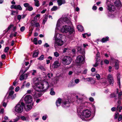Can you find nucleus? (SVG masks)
Segmentation results:
<instances>
[{
    "label": "nucleus",
    "instance_id": "f257e3e1",
    "mask_svg": "<svg viewBox=\"0 0 122 122\" xmlns=\"http://www.w3.org/2000/svg\"><path fill=\"white\" fill-rule=\"evenodd\" d=\"M84 107H77V111L78 116L82 119L85 121L89 120V119L91 117V112L88 109L82 110Z\"/></svg>",
    "mask_w": 122,
    "mask_h": 122
},
{
    "label": "nucleus",
    "instance_id": "f03ea898",
    "mask_svg": "<svg viewBox=\"0 0 122 122\" xmlns=\"http://www.w3.org/2000/svg\"><path fill=\"white\" fill-rule=\"evenodd\" d=\"M35 83L34 88L35 90L39 92H45L49 87L48 82L44 80L41 83L37 82Z\"/></svg>",
    "mask_w": 122,
    "mask_h": 122
},
{
    "label": "nucleus",
    "instance_id": "7ed1b4c3",
    "mask_svg": "<svg viewBox=\"0 0 122 122\" xmlns=\"http://www.w3.org/2000/svg\"><path fill=\"white\" fill-rule=\"evenodd\" d=\"M106 3L107 6V8L109 11L107 14V15L110 17L113 18L114 17V15L111 14V13L115 10V7L113 5L111 0H107Z\"/></svg>",
    "mask_w": 122,
    "mask_h": 122
},
{
    "label": "nucleus",
    "instance_id": "20e7f679",
    "mask_svg": "<svg viewBox=\"0 0 122 122\" xmlns=\"http://www.w3.org/2000/svg\"><path fill=\"white\" fill-rule=\"evenodd\" d=\"M67 24L68 25H71L72 23L70 18H68L66 17H62L59 20L56 24V29H58V27L61 26L63 24Z\"/></svg>",
    "mask_w": 122,
    "mask_h": 122
},
{
    "label": "nucleus",
    "instance_id": "39448f33",
    "mask_svg": "<svg viewBox=\"0 0 122 122\" xmlns=\"http://www.w3.org/2000/svg\"><path fill=\"white\" fill-rule=\"evenodd\" d=\"M82 96L81 95L79 96H76V102L77 104H79L78 106H77V107H78L80 106L81 107H85L86 106L87 104V103L86 102H84L83 100L84 98V97H82Z\"/></svg>",
    "mask_w": 122,
    "mask_h": 122
},
{
    "label": "nucleus",
    "instance_id": "423d86ee",
    "mask_svg": "<svg viewBox=\"0 0 122 122\" xmlns=\"http://www.w3.org/2000/svg\"><path fill=\"white\" fill-rule=\"evenodd\" d=\"M60 31L63 33H66L69 32L71 34L73 32L74 30L72 27L66 25H65L62 26L61 28Z\"/></svg>",
    "mask_w": 122,
    "mask_h": 122
},
{
    "label": "nucleus",
    "instance_id": "0eeeda50",
    "mask_svg": "<svg viewBox=\"0 0 122 122\" xmlns=\"http://www.w3.org/2000/svg\"><path fill=\"white\" fill-rule=\"evenodd\" d=\"M25 106V104L21 101L15 107V111L17 112L21 113L23 111V107Z\"/></svg>",
    "mask_w": 122,
    "mask_h": 122
},
{
    "label": "nucleus",
    "instance_id": "6e6552de",
    "mask_svg": "<svg viewBox=\"0 0 122 122\" xmlns=\"http://www.w3.org/2000/svg\"><path fill=\"white\" fill-rule=\"evenodd\" d=\"M62 62L64 65H69L72 61L71 58L69 56H65L62 59Z\"/></svg>",
    "mask_w": 122,
    "mask_h": 122
},
{
    "label": "nucleus",
    "instance_id": "1a4fd4ad",
    "mask_svg": "<svg viewBox=\"0 0 122 122\" xmlns=\"http://www.w3.org/2000/svg\"><path fill=\"white\" fill-rule=\"evenodd\" d=\"M117 93L118 94L117 103L118 105L117 107V109L118 110H119V112H121V110H122V107L120 106L121 100L122 99V92H120L118 93V91H117Z\"/></svg>",
    "mask_w": 122,
    "mask_h": 122
},
{
    "label": "nucleus",
    "instance_id": "9d476101",
    "mask_svg": "<svg viewBox=\"0 0 122 122\" xmlns=\"http://www.w3.org/2000/svg\"><path fill=\"white\" fill-rule=\"evenodd\" d=\"M76 61L77 63V66H79V67L80 66L81 67L82 65L84 62V57L81 56H78L77 57Z\"/></svg>",
    "mask_w": 122,
    "mask_h": 122
},
{
    "label": "nucleus",
    "instance_id": "9b49d317",
    "mask_svg": "<svg viewBox=\"0 0 122 122\" xmlns=\"http://www.w3.org/2000/svg\"><path fill=\"white\" fill-rule=\"evenodd\" d=\"M54 46L55 48L56 47L60 46L62 45L63 44V41L62 40V39L56 40L54 41Z\"/></svg>",
    "mask_w": 122,
    "mask_h": 122
},
{
    "label": "nucleus",
    "instance_id": "f8f14e48",
    "mask_svg": "<svg viewBox=\"0 0 122 122\" xmlns=\"http://www.w3.org/2000/svg\"><path fill=\"white\" fill-rule=\"evenodd\" d=\"M71 100H66L65 99L63 100L62 103V106L64 108H66L70 106Z\"/></svg>",
    "mask_w": 122,
    "mask_h": 122
},
{
    "label": "nucleus",
    "instance_id": "ddd939ff",
    "mask_svg": "<svg viewBox=\"0 0 122 122\" xmlns=\"http://www.w3.org/2000/svg\"><path fill=\"white\" fill-rule=\"evenodd\" d=\"M32 97L30 95H28L25 96L24 98V100L26 103L30 104L32 103Z\"/></svg>",
    "mask_w": 122,
    "mask_h": 122
},
{
    "label": "nucleus",
    "instance_id": "4468645a",
    "mask_svg": "<svg viewBox=\"0 0 122 122\" xmlns=\"http://www.w3.org/2000/svg\"><path fill=\"white\" fill-rule=\"evenodd\" d=\"M14 92L12 90H9L8 91L9 95L8 96L6 95L5 97H6V98H7L8 99L10 98H11L12 99L16 97V95L15 94H14Z\"/></svg>",
    "mask_w": 122,
    "mask_h": 122
},
{
    "label": "nucleus",
    "instance_id": "2eb2a0df",
    "mask_svg": "<svg viewBox=\"0 0 122 122\" xmlns=\"http://www.w3.org/2000/svg\"><path fill=\"white\" fill-rule=\"evenodd\" d=\"M110 62L112 63H115V69H118L119 68V63L118 61L116 60L112 57H110Z\"/></svg>",
    "mask_w": 122,
    "mask_h": 122
},
{
    "label": "nucleus",
    "instance_id": "dca6fc26",
    "mask_svg": "<svg viewBox=\"0 0 122 122\" xmlns=\"http://www.w3.org/2000/svg\"><path fill=\"white\" fill-rule=\"evenodd\" d=\"M107 79L110 84L111 85H113L114 82L113 76L111 74H108L107 76Z\"/></svg>",
    "mask_w": 122,
    "mask_h": 122
},
{
    "label": "nucleus",
    "instance_id": "f3484780",
    "mask_svg": "<svg viewBox=\"0 0 122 122\" xmlns=\"http://www.w3.org/2000/svg\"><path fill=\"white\" fill-rule=\"evenodd\" d=\"M12 27H13L12 30L13 31H15L16 30L17 28L16 26H14L13 24H11L8 26L7 29L5 30V32L7 33L8 31L10 30V29Z\"/></svg>",
    "mask_w": 122,
    "mask_h": 122
},
{
    "label": "nucleus",
    "instance_id": "a211bd4d",
    "mask_svg": "<svg viewBox=\"0 0 122 122\" xmlns=\"http://www.w3.org/2000/svg\"><path fill=\"white\" fill-rule=\"evenodd\" d=\"M33 103L26 104V106H25V111H27L30 110L32 108V106L33 105Z\"/></svg>",
    "mask_w": 122,
    "mask_h": 122
},
{
    "label": "nucleus",
    "instance_id": "6ab92c4d",
    "mask_svg": "<svg viewBox=\"0 0 122 122\" xmlns=\"http://www.w3.org/2000/svg\"><path fill=\"white\" fill-rule=\"evenodd\" d=\"M62 36L64 37L65 36H63L62 35L56 32L54 37V41L56 40L62 39Z\"/></svg>",
    "mask_w": 122,
    "mask_h": 122
},
{
    "label": "nucleus",
    "instance_id": "aec40b11",
    "mask_svg": "<svg viewBox=\"0 0 122 122\" xmlns=\"http://www.w3.org/2000/svg\"><path fill=\"white\" fill-rule=\"evenodd\" d=\"M60 65V63L59 61H55L52 65V67L54 68H58Z\"/></svg>",
    "mask_w": 122,
    "mask_h": 122
},
{
    "label": "nucleus",
    "instance_id": "412c9836",
    "mask_svg": "<svg viewBox=\"0 0 122 122\" xmlns=\"http://www.w3.org/2000/svg\"><path fill=\"white\" fill-rule=\"evenodd\" d=\"M9 100L6 97H5L4 99L2 102V105L4 107H5L6 106V103L8 102Z\"/></svg>",
    "mask_w": 122,
    "mask_h": 122
},
{
    "label": "nucleus",
    "instance_id": "4be33fe9",
    "mask_svg": "<svg viewBox=\"0 0 122 122\" xmlns=\"http://www.w3.org/2000/svg\"><path fill=\"white\" fill-rule=\"evenodd\" d=\"M114 4L115 6L117 7H120L121 5L120 0H116V1L114 2Z\"/></svg>",
    "mask_w": 122,
    "mask_h": 122
},
{
    "label": "nucleus",
    "instance_id": "5701e85b",
    "mask_svg": "<svg viewBox=\"0 0 122 122\" xmlns=\"http://www.w3.org/2000/svg\"><path fill=\"white\" fill-rule=\"evenodd\" d=\"M117 80L118 81V84L119 85V87H120V74L119 73H118L117 74Z\"/></svg>",
    "mask_w": 122,
    "mask_h": 122
},
{
    "label": "nucleus",
    "instance_id": "b1692460",
    "mask_svg": "<svg viewBox=\"0 0 122 122\" xmlns=\"http://www.w3.org/2000/svg\"><path fill=\"white\" fill-rule=\"evenodd\" d=\"M57 2L58 5H61L62 4L65 3V0H57Z\"/></svg>",
    "mask_w": 122,
    "mask_h": 122
},
{
    "label": "nucleus",
    "instance_id": "393cba45",
    "mask_svg": "<svg viewBox=\"0 0 122 122\" xmlns=\"http://www.w3.org/2000/svg\"><path fill=\"white\" fill-rule=\"evenodd\" d=\"M61 99L60 98H58L56 100V104L57 107L59 106L61 104Z\"/></svg>",
    "mask_w": 122,
    "mask_h": 122
},
{
    "label": "nucleus",
    "instance_id": "a878e982",
    "mask_svg": "<svg viewBox=\"0 0 122 122\" xmlns=\"http://www.w3.org/2000/svg\"><path fill=\"white\" fill-rule=\"evenodd\" d=\"M109 37L108 36H107L106 37L103 38L101 40V41L103 43H104L107 41L109 40Z\"/></svg>",
    "mask_w": 122,
    "mask_h": 122
},
{
    "label": "nucleus",
    "instance_id": "bb28decb",
    "mask_svg": "<svg viewBox=\"0 0 122 122\" xmlns=\"http://www.w3.org/2000/svg\"><path fill=\"white\" fill-rule=\"evenodd\" d=\"M77 28L78 30L80 32L84 30L83 27L80 25H78L77 26Z\"/></svg>",
    "mask_w": 122,
    "mask_h": 122
},
{
    "label": "nucleus",
    "instance_id": "cd10ccee",
    "mask_svg": "<svg viewBox=\"0 0 122 122\" xmlns=\"http://www.w3.org/2000/svg\"><path fill=\"white\" fill-rule=\"evenodd\" d=\"M39 53V52L37 51H36L33 52V56L34 57H36L38 56Z\"/></svg>",
    "mask_w": 122,
    "mask_h": 122
},
{
    "label": "nucleus",
    "instance_id": "c85d7f7f",
    "mask_svg": "<svg viewBox=\"0 0 122 122\" xmlns=\"http://www.w3.org/2000/svg\"><path fill=\"white\" fill-rule=\"evenodd\" d=\"M18 13V11L17 10H11V15H17Z\"/></svg>",
    "mask_w": 122,
    "mask_h": 122
},
{
    "label": "nucleus",
    "instance_id": "c756f323",
    "mask_svg": "<svg viewBox=\"0 0 122 122\" xmlns=\"http://www.w3.org/2000/svg\"><path fill=\"white\" fill-rule=\"evenodd\" d=\"M47 19V16H45L44 17V18L43 19L42 24L44 25L45 22H46Z\"/></svg>",
    "mask_w": 122,
    "mask_h": 122
},
{
    "label": "nucleus",
    "instance_id": "7c9ffc66",
    "mask_svg": "<svg viewBox=\"0 0 122 122\" xmlns=\"http://www.w3.org/2000/svg\"><path fill=\"white\" fill-rule=\"evenodd\" d=\"M38 68L41 70L42 71H45L46 70V69L43 66H39Z\"/></svg>",
    "mask_w": 122,
    "mask_h": 122
},
{
    "label": "nucleus",
    "instance_id": "2f4dec72",
    "mask_svg": "<svg viewBox=\"0 0 122 122\" xmlns=\"http://www.w3.org/2000/svg\"><path fill=\"white\" fill-rule=\"evenodd\" d=\"M15 9H18L20 10H22V8L20 5H16Z\"/></svg>",
    "mask_w": 122,
    "mask_h": 122
},
{
    "label": "nucleus",
    "instance_id": "473e14b6",
    "mask_svg": "<svg viewBox=\"0 0 122 122\" xmlns=\"http://www.w3.org/2000/svg\"><path fill=\"white\" fill-rule=\"evenodd\" d=\"M100 53L99 52H97L96 54V60H99L100 59Z\"/></svg>",
    "mask_w": 122,
    "mask_h": 122
},
{
    "label": "nucleus",
    "instance_id": "72a5a7b5",
    "mask_svg": "<svg viewBox=\"0 0 122 122\" xmlns=\"http://www.w3.org/2000/svg\"><path fill=\"white\" fill-rule=\"evenodd\" d=\"M99 60H96L95 64L93 65V66L95 67H96L98 66L99 64L98 61H99Z\"/></svg>",
    "mask_w": 122,
    "mask_h": 122
},
{
    "label": "nucleus",
    "instance_id": "f704fd0d",
    "mask_svg": "<svg viewBox=\"0 0 122 122\" xmlns=\"http://www.w3.org/2000/svg\"><path fill=\"white\" fill-rule=\"evenodd\" d=\"M36 22V21L33 20H32L30 22L31 25L32 26L35 25Z\"/></svg>",
    "mask_w": 122,
    "mask_h": 122
},
{
    "label": "nucleus",
    "instance_id": "c9c22d12",
    "mask_svg": "<svg viewBox=\"0 0 122 122\" xmlns=\"http://www.w3.org/2000/svg\"><path fill=\"white\" fill-rule=\"evenodd\" d=\"M50 94L51 95H54L55 94V92L53 91V88L51 89Z\"/></svg>",
    "mask_w": 122,
    "mask_h": 122
},
{
    "label": "nucleus",
    "instance_id": "e433bc0d",
    "mask_svg": "<svg viewBox=\"0 0 122 122\" xmlns=\"http://www.w3.org/2000/svg\"><path fill=\"white\" fill-rule=\"evenodd\" d=\"M35 5L37 7L39 6L40 5L39 1L35 2Z\"/></svg>",
    "mask_w": 122,
    "mask_h": 122
},
{
    "label": "nucleus",
    "instance_id": "4c0bfd02",
    "mask_svg": "<svg viewBox=\"0 0 122 122\" xmlns=\"http://www.w3.org/2000/svg\"><path fill=\"white\" fill-rule=\"evenodd\" d=\"M54 56L56 57H58L60 55L59 53L56 51L54 52Z\"/></svg>",
    "mask_w": 122,
    "mask_h": 122
},
{
    "label": "nucleus",
    "instance_id": "58836bf2",
    "mask_svg": "<svg viewBox=\"0 0 122 122\" xmlns=\"http://www.w3.org/2000/svg\"><path fill=\"white\" fill-rule=\"evenodd\" d=\"M33 10V8L31 6H29L27 8V10L29 11H31Z\"/></svg>",
    "mask_w": 122,
    "mask_h": 122
},
{
    "label": "nucleus",
    "instance_id": "ea45409f",
    "mask_svg": "<svg viewBox=\"0 0 122 122\" xmlns=\"http://www.w3.org/2000/svg\"><path fill=\"white\" fill-rule=\"evenodd\" d=\"M44 56L43 55H42L38 58V59L40 60H43L44 59Z\"/></svg>",
    "mask_w": 122,
    "mask_h": 122
},
{
    "label": "nucleus",
    "instance_id": "a19ab883",
    "mask_svg": "<svg viewBox=\"0 0 122 122\" xmlns=\"http://www.w3.org/2000/svg\"><path fill=\"white\" fill-rule=\"evenodd\" d=\"M119 116V113L117 112L116 113L114 116V118L115 119H117Z\"/></svg>",
    "mask_w": 122,
    "mask_h": 122
},
{
    "label": "nucleus",
    "instance_id": "79ce46f5",
    "mask_svg": "<svg viewBox=\"0 0 122 122\" xmlns=\"http://www.w3.org/2000/svg\"><path fill=\"white\" fill-rule=\"evenodd\" d=\"M96 77L98 80H99L100 79V75L98 74H96Z\"/></svg>",
    "mask_w": 122,
    "mask_h": 122
},
{
    "label": "nucleus",
    "instance_id": "37998d69",
    "mask_svg": "<svg viewBox=\"0 0 122 122\" xmlns=\"http://www.w3.org/2000/svg\"><path fill=\"white\" fill-rule=\"evenodd\" d=\"M37 39L36 38H35L33 40V42L34 43L35 45H37Z\"/></svg>",
    "mask_w": 122,
    "mask_h": 122
},
{
    "label": "nucleus",
    "instance_id": "c03bdc74",
    "mask_svg": "<svg viewBox=\"0 0 122 122\" xmlns=\"http://www.w3.org/2000/svg\"><path fill=\"white\" fill-rule=\"evenodd\" d=\"M57 7L56 6H54L51 9V10L52 11H54L57 10Z\"/></svg>",
    "mask_w": 122,
    "mask_h": 122
},
{
    "label": "nucleus",
    "instance_id": "a18cd8bd",
    "mask_svg": "<svg viewBox=\"0 0 122 122\" xmlns=\"http://www.w3.org/2000/svg\"><path fill=\"white\" fill-rule=\"evenodd\" d=\"M9 47L8 46L5 47L4 49V51L5 52H7L9 50Z\"/></svg>",
    "mask_w": 122,
    "mask_h": 122
},
{
    "label": "nucleus",
    "instance_id": "49530a36",
    "mask_svg": "<svg viewBox=\"0 0 122 122\" xmlns=\"http://www.w3.org/2000/svg\"><path fill=\"white\" fill-rule=\"evenodd\" d=\"M75 82L76 84L78 83L80 81V80L79 79H76L75 80Z\"/></svg>",
    "mask_w": 122,
    "mask_h": 122
},
{
    "label": "nucleus",
    "instance_id": "de8ad7c7",
    "mask_svg": "<svg viewBox=\"0 0 122 122\" xmlns=\"http://www.w3.org/2000/svg\"><path fill=\"white\" fill-rule=\"evenodd\" d=\"M122 115L121 114H120L119 115V117L118 119V120L119 121H120L122 119Z\"/></svg>",
    "mask_w": 122,
    "mask_h": 122
},
{
    "label": "nucleus",
    "instance_id": "09e8293b",
    "mask_svg": "<svg viewBox=\"0 0 122 122\" xmlns=\"http://www.w3.org/2000/svg\"><path fill=\"white\" fill-rule=\"evenodd\" d=\"M47 116L46 115L43 116L42 117V119L44 120H46Z\"/></svg>",
    "mask_w": 122,
    "mask_h": 122
},
{
    "label": "nucleus",
    "instance_id": "8fccbe9b",
    "mask_svg": "<svg viewBox=\"0 0 122 122\" xmlns=\"http://www.w3.org/2000/svg\"><path fill=\"white\" fill-rule=\"evenodd\" d=\"M39 116L38 114L37 113H35L33 115V117H38Z\"/></svg>",
    "mask_w": 122,
    "mask_h": 122
},
{
    "label": "nucleus",
    "instance_id": "3c124183",
    "mask_svg": "<svg viewBox=\"0 0 122 122\" xmlns=\"http://www.w3.org/2000/svg\"><path fill=\"white\" fill-rule=\"evenodd\" d=\"M86 81H90L93 80V79L92 78H86Z\"/></svg>",
    "mask_w": 122,
    "mask_h": 122
},
{
    "label": "nucleus",
    "instance_id": "603ef678",
    "mask_svg": "<svg viewBox=\"0 0 122 122\" xmlns=\"http://www.w3.org/2000/svg\"><path fill=\"white\" fill-rule=\"evenodd\" d=\"M53 75V74L52 73H49L47 74V76L48 77L50 78Z\"/></svg>",
    "mask_w": 122,
    "mask_h": 122
},
{
    "label": "nucleus",
    "instance_id": "864d4df0",
    "mask_svg": "<svg viewBox=\"0 0 122 122\" xmlns=\"http://www.w3.org/2000/svg\"><path fill=\"white\" fill-rule=\"evenodd\" d=\"M33 30V29H30V30L29 31V34L30 36L32 34Z\"/></svg>",
    "mask_w": 122,
    "mask_h": 122
},
{
    "label": "nucleus",
    "instance_id": "5fc2aeb1",
    "mask_svg": "<svg viewBox=\"0 0 122 122\" xmlns=\"http://www.w3.org/2000/svg\"><path fill=\"white\" fill-rule=\"evenodd\" d=\"M24 5L25 7H28L29 6V5L28 3H26L24 4Z\"/></svg>",
    "mask_w": 122,
    "mask_h": 122
},
{
    "label": "nucleus",
    "instance_id": "6e6d98bb",
    "mask_svg": "<svg viewBox=\"0 0 122 122\" xmlns=\"http://www.w3.org/2000/svg\"><path fill=\"white\" fill-rule=\"evenodd\" d=\"M21 119V120L23 121H25L26 120V118L24 116H21L20 117Z\"/></svg>",
    "mask_w": 122,
    "mask_h": 122
},
{
    "label": "nucleus",
    "instance_id": "4d7b16f0",
    "mask_svg": "<svg viewBox=\"0 0 122 122\" xmlns=\"http://www.w3.org/2000/svg\"><path fill=\"white\" fill-rule=\"evenodd\" d=\"M116 110L117 111H119V110H118L117 109V108H116L115 107H112L111 108V110L113 112L115 111Z\"/></svg>",
    "mask_w": 122,
    "mask_h": 122
},
{
    "label": "nucleus",
    "instance_id": "13d9d810",
    "mask_svg": "<svg viewBox=\"0 0 122 122\" xmlns=\"http://www.w3.org/2000/svg\"><path fill=\"white\" fill-rule=\"evenodd\" d=\"M25 27L24 26H22L20 28V30L22 32H23L25 30Z\"/></svg>",
    "mask_w": 122,
    "mask_h": 122
},
{
    "label": "nucleus",
    "instance_id": "bf43d9fd",
    "mask_svg": "<svg viewBox=\"0 0 122 122\" xmlns=\"http://www.w3.org/2000/svg\"><path fill=\"white\" fill-rule=\"evenodd\" d=\"M35 25L36 27H40V25L38 23L36 22Z\"/></svg>",
    "mask_w": 122,
    "mask_h": 122
},
{
    "label": "nucleus",
    "instance_id": "052dcab7",
    "mask_svg": "<svg viewBox=\"0 0 122 122\" xmlns=\"http://www.w3.org/2000/svg\"><path fill=\"white\" fill-rule=\"evenodd\" d=\"M16 5H12L10 7V8L11 9H16Z\"/></svg>",
    "mask_w": 122,
    "mask_h": 122
},
{
    "label": "nucleus",
    "instance_id": "680f3d73",
    "mask_svg": "<svg viewBox=\"0 0 122 122\" xmlns=\"http://www.w3.org/2000/svg\"><path fill=\"white\" fill-rule=\"evenodd\" d=\"M104 62L107 64H108L109 63V62L108 60L107 59H105L104 61Z\"/></svg>",
    "mask_w": 122,
    "mask_h": 122
},
{
    "label": "nucleus",
    "instance_id": "e2e57ef3",
    "mask_svg": "<svg viewBox=\"0 0 122 122\" xmlns=\"http://www.w3.org/2000/svg\"><path fill=\"white\" fill-rule=\"evenodd\" d=\"M25 79L24 78V77L23 75H21L20 77V80L21 81L23 79Z\"/></svg>",
    "mask_w": 122,
    "mask_h": 122
},
{
    "label": "nucleus",
    "instance_id": "0e129e2a",
    "mask_svg": "<svg viewBox=\"0 0 122 122\" xmlns=\"http://www.w3.org/2000/svg\"><path fill=\"white\" fill-rule=\"evenodd\" d=\"M30 65H29V66L25 68V70L24 71V73H25L26 71L29 69L30 67Z\"/></svg>",
    "mask_w": 122,
    "mask_h": 122
},
{
    "label": "nucleus",
    "instance_id": "69168bd1",
    "mask_svg": "<svg viewBox=\"0 0 122 122\" xmlns=\"http://www.w3.org/2000/svg\"><path fill=\"white\" fill-rule=\"evenodd\" d=\"M19 89V87L18 86H17L15 88V92H17L18 91Z\"/></svg>",
    "mask_w": 122,
    "mask_h": 122
},
{
    "label": "nucleus",
    "instance_id": "338daca9",
    "mask_svg": "<svg viewBox=\"0 0 122 122\" xmlns=\"http://www.w3.org/2000/svg\"><path fill=\"white\" fill-rule=\"evenodd\" d=\"M21 17V16L20 15H19L17 16V18L18 20H20Z\"/></svg>",
    "mask_w": 122,
    "mask_h": 122
},
{
    "label": "nucleus",
    "instance_id": "774afa93",
    "mask_svg": "<svg viewBox=\"0 0 122 122\" xmlns=\"http://www.w3.org/2000/svg\"><path fill=\"white\" fill-rule=\"evenodd\" d=\"M19 120V117H16L15 119L13 120V122H15L17 121L18 120Z\"/></svg>",
    "mask_w": 122,
    "mask_h": 122
}]
</instances>
